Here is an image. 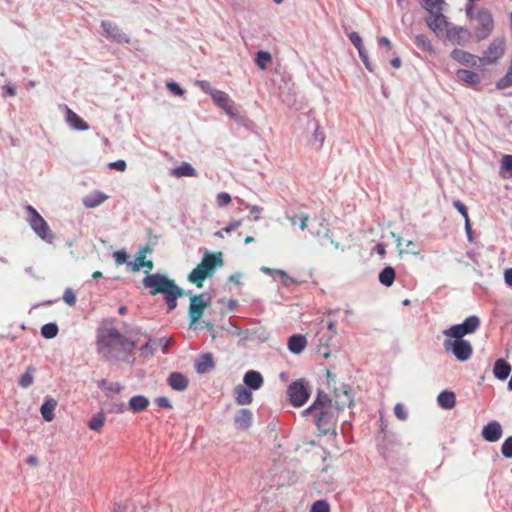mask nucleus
Wrapping results in <instances>:
<instances>
[{
  "label": "nucleus",
  "instance_id": "obj_64",
  "mask_svg": "<svg viewBox=\"0 0 512 512\" xmlns=\"http://www.w3.org/2000/svg\"><path fill=\"white\" fill-rule=\"evenodd\" d=\"M222 109L230 116H234L235 113H234V103L233 101L231 100V102L229 103L228 106L226 107H222Z\"/></svg>",
  "mask_w": 512,
  "mask_h": 512
},
{
  "label": "nucleus",
  "instance_id": "obj_23",
  "mask_svg": "<svg viewBox=\"0 0 512 512\" xmlns=\"http://www.w3.org/2000/svg\"><path fill=\"white\" fill-rule=\"evenodd\" d=\"M170 175L177 177V178L195 177V176H197V171L190 163L183 162L180 166L173 168L170 171Z\"/></svg>",
  "mask_w": 512,
  "mask_h": 512
},
{
  "label": "nucleus",
  "instance_id": "obj_21",
  "mask_svg": "<svg viewBox=\"0 0 512 512\" xmlns=\"http://www.w3.org/2000/svg\"><path fill=\"white\" fill-rule=\"evenodd\" d=\"M235 425L240 430L248 429L252 424V413L249 409H240L235 416Z\"/></svg>",
  "mask_w": 512,
  "mask_h": 512
},
{
  "label": "nucleus",
  "instance_id": "obj_45",
  "mask_svg": "<svg viewBox=\"0 0 512 512\" xmlns=\"http://www.w3.org/2000/svg\"><path fill=\"white\" fill-rule=\"evenodd\" d=\"M241 224H242V222L240 220H234L233 222H231L228 226H226L222 230L215 232V236L219 237V238H223L224 237L223 233H230V232L234 231L236 228H238L239 226H241Z\"/></svg>",
  "mask_w": 512,
  "mask_h": 512
},
{
  "label": "nucleus",
  "instance_id": "obj_42",
  "mask_svg": "<svg viewBox=\"0 0 512 512\" xmlns=\"http://www.w3.org/2000/svg\"><path fill=\"white\" fill-rule=\"evenodd\" d=\"M325 140L324 132L319 129V126H316L315 131L313 133V137L311 139V145L316 149L320 150Z\"/></svg>",
  "mask_w": 512,
  "mask_h": 512
},
{
  "label": "nucleus",
  "instance_id": "obj_16",
  "mask_svg": "<svg viewBox=\"0 0 512 512\" xmlns=\"http://www.w3.org/2000/svg\"><path fill=\"white\" fill-rule=\"evenodd\" d=\"M502 427L499 422L493 420L482 429V437L488 442H496L502 436Z\"/></svg>",
  "mask_w": 512,
  "mask_h": 512
},
{
  "label": "nucleus",
  "instance_id": "obj_47",
  "mask_svg": "<svg viewBox=\"0 0 512 512\" xmlns=\"http://www.w3.org/2000/svg\"><path fill=\"white\" fill-rule=\"evenodd\" d=\"M113 257L115 260V264L117 266L126 264L128 261V254L126 253L125 250H119V251L114 252Z\"/></svg>",
  "mask_w": 512,
  "mask_h": 512
},
{
  "label": "nucleus",
  "instance_id": "obj_24",
  "mask_svg": "<svg viewBox=\"0 0 512 512\" xmlns=\"http://www.w3.org/2000/svg\"><path fill=\"white\" fill-rule=\"evenodd\" d=\"M451 57L465 65L475 66L477 63L476 56L461 49H454L451 52Z\"/></svg>",
  "mask_w": 512,
  "mask_h": 512
},
{
  "label": "nucleus",
  "instance_id": "obj_8",
  "mask_svg": "<svg viewBox=\"0 0 512 512\" xmlns=\"http://www.w3.org/2000/svg\"><path fill=\"white\" fill-rule=\"evenodd\" d=\"M326 394L332 399L333 408L337 411L349 407L352 403V397L348 386H326Z\"/></svg>",
  "mask_w": 512,
  "mask_h": 512
},
{
  "label": "nucleus",
  "instance_id": "obj_10",
  "mask_svg": "<svg viewBox=\"0 0 512 512\" xmlns=\"http://www.w3.org/2000/svg\"><path fill=\"white\" fill-rule=\"evenodd\" d=\"M443 345L447 351H451L453 353L457 360L462 362L468 360L473 352L472 345L467 340L452 341L450 339H446Z\"/></svg>",
  "mask_w": 512,
  "mask_h": 512
},
{
  "label": "nucleus",
  "instance_id": "obj_49",
  "mask_svg": "<svg viewBox=\"0 0 512 512\" xmlns=\"http://www.w3.org/2000/svg\"><path fill=\"white\" fill-rule=\"evenodd\" d=\"M64 302L69 306H74L76 303V296L71 288H67L63 294Z\"/></svg>",
  "mask_w": 512,
  "mask_h": 512
},
{
  "label": "nucleus",
  "instance_id": "obj_22",
  "mask_svg": "<svg viewBox=\"0 0 512 512\" xmlns=\"http://www.w3.org/2000/svg\"><path fill=\"white\" fill-rule=\"evenodd\" d=\"M307 341L305 336L294 334L288 339V349L293 354H300L306 347Z\"/></svg>",
  "mask_w": 512,
  "mask_h": 512
},
{
  "label": "nucleus",
  "instance_id": "obj_27",
  "mask_svg": "<svg viewBox=\"0 0 512 512\" xmlns=\"http://www.w3.org/2000/svg\"><path fill=\"white\" fill-rule=\"evenodd\" d=\"M456 75L459 80L469 85H475L481 81V76L478 73L466 69L457 70Z\"/></svg>",
  "mask_w": 512,
  "mask_h": 512
},
{
  "label": "nucleus",
  "instance_id": "obj_9",
  "mask_svg": "<svg viewBox=\"0 0 512 512\" xmlns=\"http://www.w3.org/2000/svg\"><path fill=\"white\" fill-rule=\"evenodd\" d=\"M506 49V40L503 36L494 38L484 51L483 56L479 59L483 64H493L500 59Z\"/></svg>",
  "mask_w": 512,
  "mask_h": 512
},
{
  "label": "nucleus",
  "instance_id": "obj_57",
  "mask_svg": "<svg viewBox=\"0 0 512 512\" xmlns=\"http://www.w3.org/2000/svg\"><path fill=\"white\" fill-rule=\"evenodd\" d=\"M151 249L149 248L148 245L142 247L139 252L137 253V257H136V260L135 262L137 263H141V266L143 265V262L146 260V253L147 252H150Z\"/></svg>",
  "mask_w": 512,
  "mask_h": 512
},
{
  "label": "nucleus",
  "instance_id": "obj_34",
  "mask_svg": "<svg viewBox=\"0 0 512 512\" xmlns=\"http://www.w3.org/2000/svg\"><path fill=\"white\" fill-rule=\"evenodd\" d=\"M500 175L503 178L512 177V155H504L501 159Z\"/></svg>",
  "mask_w": 512,
  "mask_h": 512
},
{
  "label": "nucleus",
  "instance_id": "obj_38",
  "mask_svg": "<svg viewBox=\"0 0 512 512\" xmlns=\"http://www.w3.org/2000/svg\"><path fill=\"white\" fill-rule=\"evenodd\" d=\"M272 60V56L269 52L260 50L256 53L255 63L262 70L267 68V64Z\"/></svg>",
  "mask_w": 512,
  "mask_h": 512
},
{
  "label": "nucleus",
  "instance_id": "obj_28",
  "mask_svg": "<svg viewBox=\"0 0 512 512\" xmlns=\"http://www.w3.org/2000/svg\"><path fill=\"white\" fill-rule=\"evenodd\" d=\"M395 277H396L395 269L391 266H386L379 273L378 279L382 285H384L386 287H390L394 283Z\"/></svg>",
  "mask_w": 512,
  "mask_h": 512
},
{
  "label": "nucleus",
  "instance_id": "obj_36",
  "mask_svg": "<svg viewBox=\"0 0 512 512\" xmlns=\"http://www.w3.org/2000/svg\"><path fill=\"white\" fill-rule=\"evenodd\" d=\"M415 44L422 51H425L428 53L434 52V48H433L431 41L429 40V38L427 36H425L423 34H419V35L415 36Z\"/></svg>",
  "mask_w": 512,
  "mask_h": 512
},
{
  "label": "nucleus",
  "instance_id": "obj_20",
  "mask_svg": "<svg viewBox=\"0 0 512 512\" xmlns=\"http://www.w3.org/2000/svg\"><path fill=\"white\" fill-rule=\"evenodd\" d=\"M214 367L213 357L210 353L202 354L195 361V369L199 374L208 373Z\"/></svg>",
  "mask_w": 512,
  "mask_h": 512
},
{
  "label": "nucleus",
  "instance_id": "obj_55",
  "mask_svg": "<svg viewBox=\"0 0 512 512\" xmlns=\"http://www.w3.org/2000/svg\"><path fill=\"white\" fill-rule=\"evenodd\" d=\"M454 208L464 217V219L468 218V209L467 207L459 200L453 202Z\"/></svg>",
  "mask_w": 512,
  "mask_h": 512
},
{
  "label": "nucleus",
  "instance_id": "obj_6",
  "mask_svg": "<svg viewBox=\"0 0 512 512\" xmlns=\"http://www.w3.org/2000/svg\"><path fill=\"white\" fill-rule=\"evenodd\" d=\"M211 296L205 293L190 296L188 317L189 328H195L205 309L210 305Z\"/></svg>",
  "mask_w": 512,
  "mask_h": 512
},
{
  "label": "nucleus",
  "instance_id": "obj_15",
  "mask_svg": "<svg viewBox=\"0 0 512 512\" xmlns=\"http://www.w3.org/2000/svg\"><path fill=\"white\" fill-rule=\"evenodd\" d=\"M101 27L103 28L104 33L107 37L111 38L113 41L118 43H129V37L122 32V30L111 21H102Z\"/></svg>",
  "mask_w": 512,
  "mask_h": 512
},
{
  "label": "nucleus",
  "instance_id": "obj_12",
  "mask_svg": "<svg viewBox=\"0 0 512 512\" xmlns=\"http://www.w3.org/2000/svg\"><path fill=\"white\" fill-rule=\"evenodd\" d=\"M223 265V255L221 252L210 253L206 252L198 264L201 270L208 276L211 277L216 271L217 267Z\"/></svg>",
  "mask_w": 512,
  "mask_h": 512
},
{
  "label": "nucleus",
  "instance_id": "obj_58",
  "mask_svg": "<svg viewBox=\"0 0 512 512\" xmlns=\"http://www.w3.org/2000/svg\"><path fill=\"white\" fill-rule=\"evenodd\" d=\"M126 167H127V165L124 160H117V161L109 163V168L116 169L121 172L125 171Z\"/></svg>",
  "mask_w": 512,
  "mask_h": 512
},
{
  "label": "nucleus",
  "instance_id": "obj_62",
  "mask_svg": "<svg viewBox=\"0 0 512 512\" xmlns=\"http://www.w3.org/2000/svg\"><path fill=\"white\" fill-rule=\"evenodd\" d=\"M319 226H320V227H322L323 229L318 228V229H316V230H311V231H310V233H311L313 236H315V237H320L321 235H323V236H324V231H325V229H327L326 227H324V226H323V223H322V222H321V223H319Z\"/></svg>",
  "mask_w": 512,
  "mask_h": 512
},
{
  "label": "nucleus",
  "instance_id": "obj_46",
  "mask_svg": "<svg viewBox=\"0 0 512 512\" xmlns=\"http://www.w3.org/2000/svg\"><path fill=\"white\" fill-rule=\"evenodd\" d=\"M501 452L504 457L512 458V436L505 439L501 446Z\"/></svg>",
  "mask_w": 512,
  "mask_h": 512
},
{
  "label": "nucleus",
  "instance_id": "obj_3",
  "mask_svg": "<svg viewBox=\"0 0 512 512\" xmlns=\"http://www.w3.org/2000/svg\"><path fill=\"white\" fill-rule=\"evenodd\" d=\"M305 412L314 415L316 425L322 434L326 435L335 430L338 411L333 408L332 399L325 390L318 391L316 400Z\"/></svg>",
  "mask_w": 512,
  "mask_h": 512
},
{
  "label": "nucleus",
  "instance_id": "obj_33",
  "mask_svg": "<svg viewBox=\"0 0 512 512\" xmlns=\"http://www.w3.org/2000/svg\"><path fill=\"white\" fill-rule=\"evenodd\" d=\"M260 270L264 273H278L279 277H281L282 279L284 286H289L290 284L298 283L295 279L291 278L284 270L272 269L265 266L261 267Z\"/></svg>",
  "mask_w": 512,
  "mask_h": 512
},
{
  "label": "nucleus",
  "instance_id": "obj_4",
  "mask_svg": "<svg viewBox=\"0 0 512 512\" xmlns=\"http://www.w3.org/2000/svg\"><path fill=\"white\" fill-rule=\"evenodd\" d=\"M473 8V4H468L466 6V13L477 22V25L474 28V37L478 42H480L487 39L492 34L494 30V20L488 9L481 8L475 15H473Z\"/></svg>",
  "mask_w": 512,
  "mask_h": 512
},
{
  "label": "nucleus",
  "instance_id": "obj_11",
  "mask_svg": "<svg viewBox=\"0 0 512 512\" xmlns=\"http://www.w3.org/2000/svg\"><path fill=\"white\" fill-rule=\"evenodd\" d=\"M427 26L435 33L437 37H443L449 30L447 17L442 12L430 14L425 18Z\"/></svg>",
  "mask_w": 512,
  "mask_h": 512
},
{
  "label": "nucleus",
  "instance_id": "obj_50",
  "mask_svg": "<svg viewBox=\"0 0 512 512\" xmlns=\"http://www.w3.org/2000/svg\"><path fill=\"white\" fill-rule=\"evenodd\" d=\"M34 371L35 369L33 367H29L26 370V372L20 377L18 384H32Z\"/></svg>",
  "mask_w": 512,
  "mask_h": 512
},
{
  "label": "nucleus",
  "instance_id": "obj_1",
  "mask_svg": "<svg viewBox=\"0 0 512 512\" xmlns=\"http://www.w3.org/2000/svg\"><path fill=\"white\" fill-rule=\"evenodd\" d=\"M98 350L108 360L124 363H132V351L136 343L124 335L116 328H100L98 330Z\"/></svg>",
  "mask_w": 512,
  "mask_h": 512
},
{
  "label": "nucleus",
  "instance_id": "obj_60",
  "mask_svg": "<svg viewBox=\"0 0 512 512\" xmlns=\"http://www.w3.org/2000/svg\"><path fill=\"white\" fill-rule=\"evenodd\" d=\"M242 273L236 272L229 276V282H233L235 284H240V280L242 278Z\"/></svg>",
  "mask_w": 512,
  "mask_h": 512
},
{
  "label": "nucleus",
  "instance_id": "obj_43",
  "mask_svg": "<svg viewBox=\"0 0 512 512\" xmlns=\"http://www.w3.org/2000/svg\"><path fill=\"white\" fill-rule=\"evenodd\" d=\"M167 384H188V379L179 372H173L167 379Z\"/></svg>",
  "mask_w": 512,
  "mask_h": 512
},
{
  "label": "nucleus",
  "instance_id": "obj_52",
  "mask_svg": "<svg viewBox=\"0 0 512 512\" xmlns=\"http://www.w3.org/2000/svg\"><path fill=\"white\" fill-rule=\"evenodd\" d=\"M231 202V196L226 192H221L217 195V205L225 207Z\"/></svg>",
  "mask_w": 512,
  "mask_h": 512
},
{
  "label": "nucleus",
  "instance_id": "obj_29",
  "mask_svg": "<svg viewBox=\"0 0 512 512\" xmlns=\"http://www.w3.org/2000/svg\"><path fill=\"white\" fill-rule=\"evenodd\" d=\"M438 404L444 409H451L455 406L456 397L451 391H443L438 395Z\"/></svg>",
  "mask_w": 512,
  "mask_h": 512
},
{
  "label": "nucleus",
  "instance_id": "obj_7",
  "mask_svg": "<svg viewBox=\"0 0 512 512\" xmlns=\"http://www.w3.org/2000/svg\"><path fill=\"white\" fill-rule=\"evenodd\" d=\"M480 326V319L475 316L467 317L462 323L451 326L443 331V334L454 340H464L463 337L474 333Z\"/></svg>",
  "mask_w": 512,
  "mask_h": 512
},
{
  "label": "nucleus",
  "instance_id": "obj_26",
  "mask_svg": "<svg viewBox=\"0 0 512 512\" xmlns=\"http://www.w3.org/2000/svg\"><path fill=\"white\" fill-rule=\"evenodd\" d=\"M56 406L57 401L53 398L46 399L45 402L41 405L40 412L45 421L51 422L54 419V411Z\"/></svg>",
  "mask_w": 512,
  "mask_h": 512
},
{
  "label": "nucleus",
  "instance_id": "obj_31",
  "mask_svg": "<svg viewBox=\"0 0 512 512\" xmlns=\"http://www.w3.org/2000/svg\"><path fill=\"white\" fill-rule=\"evenodd\" d=\"M444 0H421V6L428 12V15L443 11Z\"/></svg>",
  "mask_w": 512,
  "mask_h": 512
},
{
  "label": "nucleus",
  "instance_id": "obj_19",
  "mask_svg": "<svg viewBox=\"0 0 512 512\" xmlns=\"http://www.w3.org/2000/svg\"><path fill=\"white\" fill-rule=\"evenodd\" d=\"M511 373V365L504 359H497L493 367V375L500 381H504Z\"/></svg>",
  "mask_w": 512,
  "mask_h": 512
},
{
  "label": "nucleus",
  "instance_id": "obj_56",
  "mask_svg": "<svg viewBox=\"0 0 512 512\" xmlns=\"http://www.w3.org/2000/svg\"><path fill=\"white\" fill-rule=\"evenodd\" d=\"M167 88L175 95L182 96L184 94V90L176 82H168Z\"/></svg>",
  "mask_w": 512,
  "mask_h": 512
},
{
  "label": "nucleus",
  "instance_id": "obj_40",
  "mask_svg": "<svg viewBox=\"0 0 512 512\" xmlns=\"http://www.w3.org/2000/svg\"><path fill=\"white\" fill-rule=\"evenodd\" d=\"M262 382V375L255 370H249L243 378V384H262Z\"/></svg>",
  "mask_w": 512,
  "mask_h": 512
},
{
  "label": "nucleus",
  "instance_id": "obj_41",
  "mask_svg": "<svg viewBox=\"0 0 512 512\" xmlns=\"http://www.w3.org/2000/svg\"><path fill=\"white\" fill-rule=\"evenodd\" d=\"M287 218L293 225L298 224L301 230H305L308 226L307 222L309 220V216L305 213H301L299 215L287 216Z\"/></svg>",
  "mask_w": 512,
  "mask_h": 512
},
{
  "label": "nucleus",
  "instance_id": "obj_5",
  "mask_svg": "<svg viewBox=\"0 0 512 512\" xmlns=\"http://www.w3.org/2000/svg\"><path fill=\"white\" fill-rule=\"evenodd\" d=\"M25 209L29 214L27 221L34 233L43 241L49 244L54 243L56 235L52 232L46 220L33 206L27 205Z\"/></svg>",
  "mask_w": 512,
  "mask_h": 512
},
{
  "label": "nucleus",
  "instance_id": "obj_44",
  "mask_svg": "<svg viewBox=\"0 0 512 512\" xmlns=\"http://www.w3.org/2000/svg\"><path fill=\"white\" fill-rule=\"evenodd\" d=\"M310 512H330V505L325 500H317L312 504Z\"/></svg>",
  "mask_w": 512,
  "mask_h": 512
},
{
  "label": "nucleus",
  "instance_id": "obj_63",
  "mask_svg": "<svg viewBox=\"0 0 512 512\" xmlns=\"http://www.w3.org/2000/svg\"><path fill=\"white\" fill-rule=\"evenodd\" d=\"M3 89H5L6 93L9 95V96H15L16 95V89L13 85L11 84H7L3 87Z\"/></svg>",
  "mask_w": 512,
  "mask_h": 512
},
{
  "label": "nucleus",
  "instance_id": "obj_54",
  "mask_svg": "<svg viewBox=\"0 0 512 512\" xmlns=\"http://www.w3.org/2000/svg\"><path fill=\"white\" fill-rule=\"evenodd\" d=\"M196 85L205 93L212 95V92L216 89L212 88L210 83L206 80H197Z\"/></svg>",
  "mask_w": 512,
  "mask_h": 512
},
{
  "label": "nucleus",
  "instance_id": "obj_59",
  "mask_svg": "<svg viewBox=\"0 0 512 512\" xmlns=\"http://www.w3.org/2000/svg\"><path fill=\"white\" fill-rule=\"evenodd\" d=\"M155 402L162 408H172V405L170 404L168 398L166 397H157L155 399Z\"/></svg>",
  "mask_w": 512,
  "mask_h": 512
},
{
  "label": "nucleus",
  "instance_id": "obj_53",
  "mask_svg": "<svg viewBox=\"0 0 512 512\" xmlns=\"http://www.w3.org/2000/svg\"><path fill=\"white\" fill-rule=\"evenodd\" d=\"M358 53H359L360 59L362 60L364 66L366 67V69L369 70L370 72H373V67L369 61V57H368V53H367L366 49L365 48L363 50L360 49L358 51Z\"/></svg>",
  "mask_w": 512,
  "mask_h": 512
},
{
  "label": "nucleus",
  "instance_id": "obj_61",
  "mask_svg": "<svg viewBox=\"0 0 512 512\" xmlns=\"http://www.w3.org/2000/svg\"><path fill=\"white\" fill-rule=\"evenodd\" d=\"M504 280L508 286L512 287V268L507 269L504 273Z\"/></svg>",
  "mask_w": 512,
  "mask_h": 512
},
{
  "label": "nucleus",
  "instance_id": "obj_18",
  "mask_svg": "<svg viewBox=\"0 0 512 512\" xmlns=\"http://www.w3.org/2000/svg\"><path fill=\"white\" fill-rule=\"evenodd\" d=\"M60 107L65 110L66 122L70 125L71 128L81 131L88 130V124L67 105H61Z\"/></svg>",
  "mask_w": 512,
  "mask_h": 512
},
{
  "label": "nucleus",
  "instance_id": "obj_25",
  "mask_svg": "<svg viewBox=\"0 0 512 512\" xmlns=\"http://www.w3.org/2000/svg\"><path fill=\"white\" fill-rule=\"evenodd\" d=\"M107 198L106 194L100 191H94L83 198V204L87 208H95L101 205Z\"/></svg>",
  "mask_w": 512,
  "mask_h": 512
},
{
  "label": "nucleus",
  "instance_id": "obj_30",
  "mask_svg": "<svg viewBox=\"0 0 512 512\" xmlns=\"http://www.w3.org/2000/svg\"><path fill=\"white\" fill-rule=\"evenodd\" d=\"M149 400L142 395L133 396L129 401V408L133 412H141L147 409Z\"/></svg>",
  "mask_w": 512,
  "mask_h": 512
},
{
  "label": "nucleus",
  "instance_id": "obj_14",
  "mask_svg": "<svg viewBox=\"0 0 512 512\" xmlns=\"http://www.w3.org/2000/svg\"><path fill=\"white\" fill-rule=\"evenodd\" d=\"M445 37L453 44L464 46L469 42L471 33L464 27L454 26L449 28Z\"/></svg>",
  "mask_w": 512,
  "mask_h": 512
},
{
  "label": "nucleus",
  "instance_id": "obj_17",
  "mask_svg": "<svg viewBox=\"0 0 512 512\" xmlns=\"http://www.w3.org/2000/svg\"><path fill=\"white\" fill-rule=\"evenodd\" d=\"M260 386H236L234 396L238 405L250 404L253 400L252 392Z\"/></svg>",
  "mask_w": 512,
  "mask_h": 512
},
{
  "label": "nucleus",
  "instance_id": "obj_2",
  "mask_svg": "<svg viewBox=\"0 0 512 512\" xmlns=\"http://www.w3.org/2000/svg\"><path fill=\"white\" fill-rule=\"evenodd\" d=\"M143 286L149 289L151 296L162 294L170 313L177 307V299L189 295V292L179 287L173 279L161 273H153L146 276Z\"/></svg>",
  "mask_w": 512,
  "mask_h": 512
},
{
  "label": "nucleus",
  "instance_id": "obj_35",
  "mask_svg": "<svg viewBox=\"0 0 512 512\" xmlns=\"http://www.w3.org/2000/svg\"><path fill=\"white\" fill-rule=\"evenodd\" d=\"M211 97L220 108L228 106L229 103L231 102V98L229 97V95L221 90L216 89L215 91H213Z\"/></svg>",
  "mask_w": 512,
  "mask_h": 512
},
{
  "label": "nucleus",
  "instance_id": "obj_37",
  "mask_svg": "<svg viewBox=\"0 0 512 512\" xmlns=\"http://www.w3.org/2000/svg\"><path fill=\"white\" fill-rule=\"evenodd\" d=\"M104 423L105 415L103 412H99L90 419L88 427L93 431L100 432L102 427L104 426Z\"/></svg>",
  "mask_w": 512,
  "mask_h": 512
},
{
  "label": "nucleus",
  "instance_id": "obj_39",
  "mask_svg": "<svg viewBox=\"0 0 512 512\" xmlns=\"http://www.w3.org/2000/svg\"><path fill=\"white\" fill-rule=\"evenodd\" d=\"M58 326L56 323H47L44 324L41 328V335L46 339H53L58 334Z\"/></svg>",
  "mask_w": 512,
  "mask_h": 512
},
{
  "label": "nucleus",
  "instance_id": "obj_51",
  "mask_svg": "<svg viewBox=\"0 0 512 512\" xmlns=\"http://www.w3.org/2000/svg\"><path fill=\"white\" fill-rule=\"evenodd\" d=\"M394 413H395V416L401 420V421H405L407 418H408V414L407 412L405 411V408L403 406V404L401 403H397L394 407Z\"/></svg>",
  "mask_w": 512,
  "mask_h": 512
},
{
  "label": "nucleus",
  "instance_id": "obj_48",
  "mask_svg": "<svg viewBox=\"0 0 512 512\" xmlns=\"http://www.w3.org/2000/svg\"><path fill=\"white\" fill-rule=\"evenodd\" d=\"M350 41L352 42V44L355 46V48L357 49V51H359L360 49L363 50L364 49V46H363V43H362V38L361 36L359 35V33L357 32H351L349 35H348Z\"/></svg>",
  "mask_w": 512,
  "mask_h": 512
},
{
  "label": "nucleus",
  "instance_id": "obj_32",
  "mask_svg": "<svg viewBox=\"0 0 512 512\" xmlns=\"http://www.w3.org/2000/svg\"><path fill=\"white\" fill-rule=\"evenodd\" d=\"M206 278H208V276L203 272V270L200 269L198 265L188 275V281L195 284L198 288L203 286Z\"/></svg>",
  "mask_w": 512,
  "mask_h": 512
},
{
  "label": "nucleus",
  "instance_id": "obj_13",
  "mask_svg": "<svg viewBox=\"0 0 512 512\" xmlns=\"http://www.w3.org/2000/svg\"><path fill=\"white\" fill-rule=\"evenodd\" d=\"M287 396L293 406L301 407L309 399L310 391L307 386H288Z\"/></svg>",
  "mask_w": 512,
  "mask_h": 512
}]
</instances>
